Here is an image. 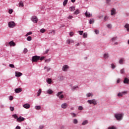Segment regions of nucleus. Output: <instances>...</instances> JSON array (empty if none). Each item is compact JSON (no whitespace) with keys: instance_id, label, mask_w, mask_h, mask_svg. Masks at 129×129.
Instances as JSON below:
<instances>
[{"instance_id":"obj_60","label":"nucleus","mask_w":129,"mask_h":129,"mask_svg":"<svg viewBox=\"0 0 129 129\" xmlns=\"http://www.w3.org/2000/svg\"><path fill=\"white\" fill-rule=\"evenodd\" d=\"M111 0H106V4H109L110 3Z\"/></svg>"},{"instance_id":"obj_30","label":"nucleus","mask_w":129,"mask_h":129,"mask_svg":"<svg viewBox=\"0 0 129 129\" xmlns=\"http://www.w3.org/2000/svg\"><path fill=\"white\" fill-rule=\"evenodd\" d=\"M67 3H68V0H64L63 2V5L65 7L67 5Z\"/></svg>"},{"instance_id":"obj_58","label":"nucleus","mask_w":129,"mask_h":129,"mask_svg":"<svg viewBox=\"0 0 129 129\" xmlns=\"http://www.w3.org/2000/svg\"><path fill=\"white\" fill-rule=\"evenodd\" d=\"M108 20V17L107 16H105L104 17V21H107Z\"/></svg>"},{"instance_id":"obj_45","label":"nucleus","mask_w":129,"mask_h":129,"mask_svg":"<svg viewBox=\"0 0 129 129\" xmlns=\"http://www.w3.org/2000/svg\"><path fill=\"white\" fill-rule=\"evenodd\" d=\"M116 39H117V37H113L112 39H111V40L113 41V42H114V41H115L116 40Z\"/></svg>"},{"instance_id":"obj_49","label":"nucleus","mask_w":129,"mask_h":129,"mask_svg":"<svg viewBox=\"0 0 129 129\" xmlns=\"http://www.w3.org/2000/svg\"><path fill=\"white\" fill-rule=\"evenodd\" d=\"M83 109V107L80 106H79L78 110H82Z\"/></svg>"},{"instance_id":"obj_1","label":"nucleus","mask_w":129,"mask_h":129,"mask_svg":"<svg viewBox=\"0 0 129 129\" xmlns=\"http://www.w3.org/2000/svg\"><path fill=\"white\" fill-rule=\"evenodd\" d=\"M122 116H123L122 114L117 113L115 114V117L117 120H121L122 119Z\"/></svg>"},{"instance_id":"obj_7","label":"nucleus","mask_w":129,"mask_h":129,"mask_svg":"<svg viewBox=\"0 0 129 129\" xmlns=\"http://www.w3.org/2000/svg\"><path fill=\"white\" fill-rule=\"evenodd\" d=\"M125 94H127V91H124V92H122L121 93H119L118 94H117V96L119 97H122V96L123 95H125Z\"/></svg>"},{"instance_id":"obj_50","label":"nucleus","mask_w":129,"mask_h":129,"mask_svg":"<svg viewBox=\"0 0 129 129\" xmlns=\"http://www.w3.org/2000/svg\"><path fill=\"white\" fill-rule=\"evenodd\" d=\"M9 67H11V68H15V66L13 64H10Z\"/></svg>"},{"instance_id":"obj_31","label":"nucleus","mask_w":129,"mask_h":129,"mask_svg":"<svg viewBox=\"0 0 129 129\" xmlns=\"http://www.w3.org/2000/svg\"><path fill=\"white\" fill-rule=\"evenodd\" d=\"M73 122L75 123V124H77V123H78V120L77 119H75L73 120Z\"/></svg>"},{"instance_id":"obj_13","label":"nucleus","mask_w":129,"mask_h":129,"mask_svg":"<svg viewBox=\"0 0 129 129\" xmlns=\"http://www.w3.org/2000/svg\"><path fill=\"white\" fill-rule=\"evenodd\" d=\"M16 93H20V92H22V88H18L15 89V90Z\"/></svg>"},{"instance_id":"obj_35","label":"nucleus","mask_w":129,"mask_h":129,"mask_svg":"<svg viewBox=\"0 0 129 129\" xmlns=\"http://www.w3.org/2000/svg\"><path fill=\"white\" fill-rule=\"evenodd\" d=\"M45 32H46V30H45L43 28L40 30V33H45Z\"/></svg>"},{"instance_id":"obj_59","label":"nucleus","mask_w":129,"mask_h":129,"mask_svg":"<svg viewBox=\"0 0 129 129\" xmlns=\"http://www.w3.org/2000/svg\"><path fill=\"white\" fill-rule=\"evenodd\" d=\"M67 44H70V39H68L67 40Z\"/></svg>"},{"instance_id":"obj_20","label":"nucleus","mask_w":129,"mask_h":129,"mask_svg":"<svg viewBox=\"0 0 129 129\" xmlns=\"http://www.w3.org/2000/svg\"><path fill=\"white\" fill-rule=\"evenodd\" d=\"M47 93H48V94H52V93H53V90H52L51 89H49L47 91Z\"/></svg>"},{"instance_id":"obj_55","label":"nucleus","mask_w":129,"mask_h":129,"mask_svg":"<svg viewBox=\"0 0 129 129\" xmlns=\"http://www.w3.org/2000/svg\"><path fill=\"white\" fill-rule=\"evenodd\" d=\"M39 128H40V129H43V128H44V125H40L39 126Z\"/></svg>"},{"instance_id":"obj_8","label":"nucleus","mask_w":129,"mask_h":129,"mask_svg":"<svg viewBox=\"0 0 129 129\" xmlns=\"http://www.w3.org/2000/svg\"><path fill=\"white\" fill-rule=\"evenodd\" d=\"M69 69V66H68V65H67V64L64 65L62 68V71H64V72H67Z\"/></svg>"},{"instance_id":"obj_15","label":"nucleus","mask_w":129,"mask_h":129,"mask_svg":"<svg viewBox=\"0 0 129 129\" xmlns=\"http://www.w3.org/2000/svg\"><path fill=\"white\" fill-rule=\"evenodd\" d=\"M30 104L28 103L23 105V107H24V108H26V109L30 108Z\"/></svg>"},{"instance_id":"obj_17","label":"nucleus","mask_w":129,"mask_h":129,"mask_svg":"<svg viewBox=\"0 0 129 129\" xmlns=\"http://www.w3.org/2000/svg\"><path fill=\"white\" fill-rule=\"evenodd\" d=\"M9 45H10L11 46H13V47H15L16 46V43L14 42V41H11L9 42Z\"/></svg>"},{"instance_id":"obj_33","label":"nucleus","mask_w":129,"mask_h":129,"mask_svg":"<svg viewBox=\"0 0 129 129\" xmlns=\"http://www.w3.org/2000/svg\"><path fill=\"white\" fill-rule=\"evenodd\" d=\"M51 61V58L46 59L45 60V63H49Z\"/></svg>"},{"instance_id":"obj_10","label":"nucleus","mask_w":129,"mask_h":129,"mask_svg":"<svg viewBox=\"0 0 129 129\" xmlns=\"http://www.w3.org/2000/svg\"><path fill=\"white\" fill-rule=\"evenodd\" d=\"M23 75V74L20 72H15L16 77H21Z\"/></svg>"},{"instance_id":"obj_62","label":"nucleus","mask_w":129,"mask_h":129,"mask_svg":"<svg viewBox=\"0 0 129 129\" xmlns=\"http://www.w3.org/2000/svg\"><path fill=\"white\" fill-rule=\"evenodd\" d=\"M16 129H21V127L20 126H17L16 127Z\"/></svg>"},{"instance_id":"obj_5","label":"nucleus","mask_w":129,"mask_h":129,"mask_svg":"<svg viewBox=\"0 0 129 129\" xmlns=\"http://www.w3.org/2000/svg\"><path fill=\"white\" fill-rule=\"evenodd\" d=\"M8 26L9 28H14L16 26V23L14 21H11L9 22Z\"/></svg>"},{"instance_id":"obj_37","label":"nucleus","mask_w":129,"mask_h":129,"mask_svg":"<svg viewBox=\"0 0 129 129\" xmlns=\"http://www.w3.org/2000/svg\"><path fill=\"white\" fill-rule=\"evenodd\" d=\"M71 114L73 117H76V116H77L75 113H71Z\"/></svg>"},{"instance_id":"obj_22","label":"nucleus","mask_w":129,"mask_h":129,"mask_svg":"<svg viewBox=\"0 0 129 129\" xmlns=\"http://www.w3.org/2000/svg\"><path fill=\"white\" fill-rule=\"evenodd\" d=\"M35 108L36 109V110H40V109L41 108V107L40 105L35 106Z\"/></svg>"},{"instance_id":"obj_47","label":"nucleus","mask_w":129,"mask_h":129,"mask_svg":"<svg viewBox=\"0 0 129 129\" xmlns=\"http://www.w3.org/2000/svg\"><path fill=\"white\" fill-rule=\"evenodd\" d=\"M32 32H29L28 33H27L26 35V37H28V36L30 35H32Z\"/></svg>"},{"instance_id":"obj_23","label":"nucleus","mask_w":129,"mask_h":129,"mask_svg":"<svg viewBox=\"0 0 129 129\" xmlns=\"http://www.w3.org/2000/svg\"><path fill=\"white\" fill-rule=\"evenodd\" d=\"M124 27L126 29L127 32H129V24H126L124 26Z\"/></svg>"},{"instance_id":"obj_61","label":"nucleus","mask_w":129,"mask_h":129,"mask_svg":"<svg viewBox=\"0 0 129 129\" xmlns=\"http://www.w3.org/2000/svg\"><path fill=\"white\" fill-rule=\"evenodd\" d=\"M73 35H74L73 32H71L70 33V35H71L72 37V36H73Z\"/></svg>"},{"instance_id":"obj_48","label":"nucleus","mask_w":129,"mask_h":129,"mask_svg":"<svg viewBox=\"0 0 129 129\" xmlns=\"http://www.w3.org/2000/svg\"><path fill=\"white\" fill-rule=\"evenodd\" d=\"M120 73L121 74H123V73H124V69H122L120 70Z\"/></svg>"},{"instance_id":"obj_28","label":"nucleus","mask_w":129,"mask_h":129,"mask_svg":"<svg viewBox=\"0 0 129 129\" xmlns=\"http://www.w3.org/2000/svg\"><path fill=\"white\" fill-rule=\"evenodd\" d=\"M19 7L20 8H23L24 7V4L23 3V2L21 1L20 3H19Z\"/></svg>"},{"instance_id":"obj_42","label":"nucleus","mask_w":129,"mask_h":129,"mask_svg":"<svg viewBox=\"0 0 129 129\" xmlns=\"http://www.w3.org/2000/svg\"><path fill=\"white\" fill-rule=\"evenodd\" d=\"M27 41H32V37H31V36H28V37L27 38Z\"/></svg>"},{"instance_id":"obj_16","label":"nucleus","mask_w":129,"mask_h":129,"mask_svg":"<svg viewBox=\"0 0 129 129\" xmlns=\"http://www.w3.org/2000/svg\"><path fill=\"white\" fill-rule=\"evenodd\" d=\"M85 15L87 18H90L91 17V14H90V13L86 11V12L85 13Z\"/></svg>"},{"instance_id":"obj_53","label":"nucleus","mask_w":129,"mask_h":129,"mask_svg":"<svg viewBox=\"0 0 129 129\" xmlns=\"http://www.w3.org/2000/svg\"><path fill=\"white\" fill-rule=\"evenodd\" d=\"M68 19H69V20H71V19H73V16H69V17H68Z\"/></svg>"},{"instance_id":"obj_43","label":"nucleus","mask_w":129,"mask_h":129,"mask_svg":"<svg viewBox=\"0 0 129 129\" xmlns=\"http://www.w3.org/2000/svg\"><path fill=\"white\" fill-rule=\"evenodd\" d=\"M10 109L11 111H14V110H15V108L14 107L10 106Z\"/></svg>"},{"instance_id":"obj_63","label":"nucleus","mask_w":129,"mask_h":129,"mask_svg":"<svg viewBox=\"0 0 129 129\" xmlns=\"http://www.w3.org/2000/svg\"><path fill=\"white\" fill-rule=\"evenodd\" d=\"M74 43V41L72 39H70V43Z\"/></svg>"},{"instance_id":"obj_32","label":"nucleus","mask_w":129,"mask_h":129,"mask_svg":"<svg viewBox=\"0 0 129 129\" xmlns=\"http://www.w3.org/2000/svg\"><path fill=\"white\" fill-rule=\"evenodd\" d=\"M108 57H109L108 53H105L104 54V58H105V59L107 58Z\"/></svg>"},{"instance_id":"obj_4","label":"nucleus","mask_w":129,"mask_h":129,"mask_svg":"<svg viewBox=\"0 0 129 129\" xmlns=\"http://www.w3.org/2000/svg\"><path fill=\"white\" fill-rule=\"evenodd\" d=\"M40 56H38L37 55H35L32 56V62H37L38 60H40Z\"/></svg>"},{"instance_id":"obj_29","label":"nucleus","mask_w":129,"mask_h":129,"mask_svg":"<svg viewBox=\"0 0 129 129\" xmlns=\"http://www.w3.org/2000/svg\"><path fill=\"white\" fill-rule=\"evenodd\" d=\"M78 14H79V10L78 9L76 10L74 13V15H78Z\"/></svg>"},{"instance_id":"obj_44","label":"nucleus","mask_w":129,"mask_h":129,"mask_svg":"<svg viewBox=\"0 0 129 129\" xmlns=\"http://www.w3.org/2000/svg\"><path fill=\"white\" fill-rule=\"evenodd\" d=\"M79 35L82 36L83 35V31H78Z\"/></svg>"},{"instance_id":"obj_51","label":"nucleus","mask_w":129,"mask_h":129,"mask_svg":"<svg viewBox=\"0 0 129 129\" xmlns=\"http://www.w3.org/2000/svg\"><path fill=\"white\" fill-rule=\"evenodd\" d=\"M9 14L11 15V14H13V9H10L9 10Z\"/></svg>"},{"instance_id":"obj_52","label":"nucleus","mask_w":129,"mask_h":129,"mask_svg":"<svg viewBox=\"0 0 129 129\" xmlns=\"http://www.w3.org/2000/svg\"><path fill=\"white\" fill-rule=\"evenodd\" d=\"M28 52V49L27 48H24V54H26Z\"/></svg>"},{"instance_id":"obj_3","label":"nucleus","mask_w":129,"mask_h":129,"mask_svg":"<svg viewBox=\"0 0 129 129\" xmlns=\"http://www.w3.org/2000/svg\"><path fill=\"white\" fill-rule=\"evenodd\" d=\"M87 102L89 104H93L94 105H96V104H97V101H96L95 99L88 100Z\"/></svg>"},{"instance_id":"obj_21","label":"nucleus","mask_w":129,"mask_h":129,"mask_svg":"<svg viewBox=\"0 0 129 129\" xmlns=\"http://www.w3.org/2000/svg\"><path fill=\"white\" fill-rule=\"evenodd\" d=\"M46 82H47V83H48V84H51V83H52V80L50 78H48L46 80Z\"/></svg>"},{"instance_id":"obj_56","label":"nucleus","mask_w":129,"mask_h":129,"mask_svg":"<svg viewBox=\"0 0 129 129\" xmlns=\"http://www.w3.org/2000/svg\"><path fill=\"white\" fill-rule=\"evenodd\" d=\"M111 67H112V69H114L115 68V66H114V64H112Z\"/></svg>"},{"instance_id":"obj_14","label":"nucleus","mask_w":129,"mask_h":129,"mask_svg":"<svg viewBox=\"0 0 129 129\" xmlns=\"http://www.w3.org/2000/svg\"><path fill=\"white\" fill-rule=\"evenodd\" d=\"M123 83H124V84H129V79L125 78L123 81Z\"/></svg>"},{"instance_id":"obj_2","label":"nucleus","mask_w":129,"mask_h":129,"mask_svg":"<svg viewBox=\"0 0 129 129\" xmlns=\"http://www.w3.org/2000/svg\"><path fill=\"white\" fill-rule=\"evenodd\" d=\"M62 93H63V91L58 92V93L56 94V96H57L60 100H63L64 98V95H62Z\"/></svg>"},{"instance_id":"obj_46","label":"nucleus","mask_w":129,"mask_h":129,"mask_svg":"<svg viewBox=\"0 0 129 129\" xmlns=\"http://www.w3.org/2000/svg\"><path fill=\"white\" fill-rule=\"evenodd\" d=\"M107 28H108V29H111V27H112L111 24H107Z\"/></svg>"},{"instance_id":"obj_41","label":"nucleus","mask_w":129,"mask_h":129,"mask_svg":"<svg viewBox=\"0 0 129 129\" xmlns=\"http://www.w3.org/2000/svg\"><path fill=\"white\" fill-rule=\"evenodd\" d=\"M83 37V38H87V33H84Z\"/></svg>"},{"instance_id":"obj_64","label":"nucleus","mask_w":129,"mask_h":129,"mask_svg":"<svg viewBox=\"0 0 129 129\" xmlns=\"http://www.w3.org/2000/svg\"><path fill=\"white\" fill-rule=\"evenodd\" d=\"M79 45H80V44L79 43H77V44L75 45V46H76V47H77V46H79Z\"/></svg>"},{"instance_id":"obj_34","label":"nucleus","mask_w":129,"mask_h":129,"mask_svg":"<svg viewBox=\"0 0 129 129\" xmlns=\"http://www.w3.org/2000/svg\"><path fill=\"white\" fill-rule=\"evenodd\" d=\"M94 23V19H91L89 20V24H93Z\"/></svg>"},{"instance_id":"obj_54","label":"nucleus","mask_w":129,"mask_h":129,"mask_svg":"<svg viewBox=\"0 0 129 129\" xmlns=\"http://www.w3.org/2000/svg\"><path fill=\"white\" fill-rule=\"evenodd\" d=\"M44 58H45V56H42L41 57H40L39 60L42 61V60H44Z\"/></svg>"},{"instance_id":"obj_12","label":"nucleus","mask_w":129,"mask_h":129,"mask_svg":"<svg viewBox=\"0 0 129 129\" xmlns=\"http://www.w3.org/2000/svg\"><path fill=\"white\" fill-rule=\"evenodd\" d=\"M24 120H25V118H24L22 116H20L19 117H18V118H17V121H18V122H21V121H24Z\"/></svg>"},{"instance_id":"obj_39","label":"nucleus","mask_w":129,"mask_h":129,"mask_svg":"<svg viewBox=\"0 0 129 129\" xmlns=\"http://www.w3.org/2000/svg\"><path fill=\"white\" fill-rule=\"evenodd\" d=\"M119 64H122L123 63V58H121L119 61Z\"/></svg>"},{"instance_id":"obj_9","label":"nucleus","mask_w":129,"mask_h":129,"mask_svg":"<svg viewBox=\"0 0 129 129\" xmlns=\"http://www.w3.org/2000/svg\"><path fill=\"white\" fill-rule=\"evenodd\" d=\"M64 76H62V75H59L57 77V80L58 81H63V80H64Z\"/></svg>"},{"instance_id":"obj_36","label":"nucleus","mask_w":129,"mask_h":129,"mask_svg":"<svg viewBox=\"0 0 129 129\" xmlns=\"http://www.w3.org/2000/svg\"><path fill=\"white\" fill-rule=\"evenodd\" d=\"M44 69L45 70L47 69V72H49V71H50V70H51V68L47 67H45Z\"/></svg>"},{"instance_id":"obj_38","label":"nucleus","mask_w":129,"mask_h":129,"mask_svg":"<svg viewBox=\"0 0 129 129\" xmlns=\"http://www.w3.org/2000/svg\"><path fill=\"white\" fill-rule=\"evenodd\" d=\"M108 129H116V127L114 126H109Z\"/></svg>"},{"instance_id":"obj_40","label":"nucleus","mask_w":129,"mask_h":129,"mask_svg":"<svg viewBox=\"0 0 129 129\" xmlns=\"http://www.w3.org/2000/svg\"><path fill=\"white\" fill-rule=\"evenodd\" d=\"M76 88H79L78 86H77L76 87H73L72 88V90H73V91H74V90H75V89H76Z\"/></svg>"},{"instance_id":"obj_11","label":"nucleus","mask_w":129,"mask_h":129,"mask_svg":"<svg viewBox=\"0 0 129 129\" xmlns=\"http://www.w3.org/2000/svg\"><path fill=\"white\" fill-rule=\"evenodd\" d=\"M68 106V104H67L66 103H63L61 105V108H63V109L67 108Z\"/></svg>"},{"instance_id":"obj_26","label":"nucleus","mask_w":129,"mask_h":129,"mask_svg":"<svg viewBox=\"0 0 129 129\" xmlns=\"http://www.w3.org/2000/svg\"><path fill=\"white\" fill-rule=\"evenodd\" d=\"M41 93H42V90L40 89L38 91L37 96H40V95H41Z\"/></svg>"},{"instance_id":"obj_24","label":"nucleus","mask_w":129,"mask_h":129,"mask_svg":"<svg viewBox=\"0 0 129 129\" xmlns=\"http://www.w3.org/2000/svg\"><path fill=\"white\" fill-rule=\"evenodd\" d=\"M87 123H88V120H85L82 122V125H85V124H87Z\"/></svg>"},{"instance_id":"obj_57","label":"nucleus","mask_w":129,"mask_h":129,"mask_svg":"<svg viewBox=\"0 0 129 129\" xmlns=\"http://www.w3.org/2000/svg\"><path fill=\"white\" fill-rule=\"evenodd\" d=\"M9 99L10 100H13L14 99V98L13 97V96H11L9 97Z\"/></svg>"},{"instance_id":"obj_27","label":"nucleus","mask_w":129,"mask_h":129,"mask_svg":"<svg viewBox=\"0 0 129 129\" xmlns=\"http://www.w3.org/2000/svg\"><path fill=\"white\" fill-rule=\"evenodd\" d=\"M13 117H14L16 119H17V121L18 120V118H19V117H18V115L16 114L12 115Z\"/></svg>"},{"instance_id":"obj_18","label":"nucleus","mask_w":129,"mask_h":129,"mask_svg":"<svg viewBox=\"0 0 129 129\" xmlns=\"http://www.w3.org/2000/svg\"><path fill=\"white\" fill-rule=\"evenodd\" d=\"M86 96L87 97H90V96L92 97V96H93V94L92 93H88L86 94Z\"/></svg>"},{"instance_id":"obj_19","label":"nucleus","mask_w":129,"mask_h":129,"mask_svg":"<svg viewBox=\"0 0 129 129\" xmlns=\"http://www.w3.org/2000/svg\"><path fill=\"white\" fill-rule=\"evenodd\" d=\"M111 16H114V15H115V9L113 8L111 10Z\"/></svg>"},{"instance_id":"obj_6","label":"nucleus","mask_w":129,"mask_h":129,"mask_svg":"<svg viewBox=\"0 0 129 129\" xmlns=\"http://www.w3.org/2000/svg\"><path fill=\"white\" fill-rule=\"evenodd\" d=\"M31 21L35 23V24H37L38 23V18L36 17V16H32L31 17Z\"/></svg>"},{"instance_id":"obj_25","label":"nucleus","mask_w":129,"mask_h":129,"mask_svg":"<svg viewBox=\"0 0 129 129\" xmlns=\"http://www.w3.org/2000/svg\"><path fill=\"white\" fill-rule=\"evenodd\" d=\"M70 10L71 12H74L75 11V7H71L70 8Z\"/></svg>"}]
</instances>
